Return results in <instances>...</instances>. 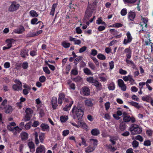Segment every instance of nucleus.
<instances>
[{
    "mask_svg": "<svg viewBox=\"0 0 153 153\" xmlns=\"http://www.w3.org/2000/svg\"><path fill=\"white\" fill-rule=\"evenodd\" d=\"M71 114L74 119L77 118L79 120L81 118L83 115L84 111L80 105H74L72 109Z\"/></svg>",
    "mask_w": 153,
    "mask_h": 153,
    "instance_id": "f257e3e1",
    "label": "nucleus"
},
{
    "mask_svg": "<svg viewBox=\"0 0 153 153\" xmlns=\"http://www.w3.org/2000/svg\"><path fill=\"white\" fill-rule=\"evenodd\" d=\"M68 101L69 102V104L67 105L63 108V109L65 111H69L73 103V101L71 98L68 99Z\"/></svg>",
    "mask_w": 153,
    "mask_h": 153,
    "instance_id": "9b49d317",
    "label": "nucleus"
},
{
    "mask_svg": "<svg viewBox=\"0 0 153 153\" xmlns=\"http://www.w3.org/2000/svg\"><path fill=\"white\" fill-rule=\"evenodd\" d=\"M124 53L126 54V58L130 59L131 54V51L130 47L125 49L124 51Z\"/></svg>",
    "mask_w": 153,
    "mask_h": 153,
    "instance_id": "4468645a",
    "label": "nucleus"
},
{
    "mask_svg": "<svg viewBox=\"0 0 153 153\" xmlns=\"http://www.w3.org/2000/svg\"><path fill=\"white\" fill-rule=\"evenodd\" d=\"M91 133L92 135L96 136L100 134V132L98 129L94 128L91 131Z\"/></svg>",
    "mask_w": 153,
    "mask_h": 153,
    "instance_id": "c85d7f7f",
    "label": "nucleus"
},
{
    "mask_svg": "<svg viewBox=\"0 0 153 153\" xmlns=\"http://www.w3.org/2000/svg\"><path fill=\"white\" fill-rule=\"evenodd\" d=\"M21 136L22 140H26L27 139L28 135L26 132H23L21 134Z\"/></svg>",
    "mask_w": 153,
    "mask_h": 153,
    "instance_id": "2f4dec72",
    "label": "nucleus"
},
{
    "mask_svg": "<svg viewBox=\"0 0 153 153\" xmlns=\"http://www.w3.org/2000/svg\"><path fill=\"white\" fill-rule=\"evenodd\" d=\"M126 35V37H125L123 42V44L125 45L131 43L133 39V37L130 32L127 31Z\"/></svg>",
    "mask_w": 153,
    "mask_h": 153,
    "instance_id": "20e7f679",
    "label": "nucleus"
},
{
    "mask_svg": "<svg viewBox=\"0 0 153 153\" xmlns=\"http://www.w3.org/2000/svg\"><path fill=\"white\" fill-rule=\"evenodd\" d=\"M84 73L87 75H93V74L91 72V70L88 68H85L83 69Z\"/></svg>",
    "mask_w": 153,
    "mask_h": 153,
    "instance_id": "72a5a7b5",
    "label": "nucleus"
},
{
    "mask_svg": "<svg viewBox=\"0 0 153 153\" xmlns=\"http://www.w3.org/2000/svg\"><path fill=\"white\" fill-rule=\"evenodd\" d=\"M40 127L41 128L42 131H49V126L47 124L45 123H42L40 125Z\"/></svg>",
    "mask_w": 153,
    "mask_h": 153,
    "instance_id": "412c9836",
    "label": "nucleus"
},
{
    "mask_svg": "<svg viewBox=\"0 0 153 153\" xmlns=\"http://www.w3.org/2000/svg\"><path fill=\"white\" fill-rule=\"evenodd\" d=\"M40 141L41 143H43L44 140L45 139V134L41 133L39 136Z\"/></svg>",
    "mask_w": 153,
    "mask_h": 153,
    "instance_id": "49530a36",
    "label": "nucleus"
},
{
    "mask_svg": "<svg viewBox=\"0 0 153 153\" xmlns=\"http://www.w3.org/2000/svg\"><path fill=\"white\" fill-rule=\"evenodd\" d=\"M45 62L49 68L52 71H54L55 70V67L52 65H50L48 63V62L47 61H45Z\"/></svg>",
    "mask_w": 153,
    "mask_h": 153,
    "instance_id": "e2e57ef3",
    "label": "nucleus"
},
{
    "mask_svg": "<svg viewBox=\"0 0 153 153\" xmlns=\"http://www.w3.org/2000/svg\"><path fill=\"white\" fill-rule=\"evenodd\" d=\"M19 5L16 2H12L11 5L9 8V10L10 12H13L18 10L19 7Z\"/></svg>",
    "mask_w": 153,
    "mask_h": 153,
    "instance_id": "423d86ee",
    "label": "nucleus"
},
{
    "mask_svg": "<svg viewBox=\"0 0 153 153\" xmlns=\"http://www.w3.org/2000/svg\"><path fill=\"white\" fill-rule=\"evenodd\" d=\"M36 102L37 105L36 107L39 108L41 105V102L39 98H38L36 100Z\"/></svg>",
    "mask_w": 153,
    "mask_h": 153,
    "instance_id": "69168bd1",
    "label": "nucleus"
},
{
    "mask_svg": "<svg viewBox=\"0 0 153 153\" xmlns=\"http://www.w3.org/2000/svg\"><path fill=\"white\" fill-rule=\"evenodd\" d=\"M108 88L110 90H114L115 88V85L114 82H110L108 85Z\"/></svg>",
    "mask_w": 153,
    "mask_h": 153,
    "instance_id": "473e14b6",
    "label": "nucleus"
},
{
    "mask_svg": "<svg viewBox=\"0 0 153 153\" xmlns=\"http://www.w3.org/2000/svg\"><path fill=\"white\" fill-rule=\"evenodd\" d=\"M22 130V128L17 126L14 127L13 132L14 134H16L17 132H19Z\"/></svg>",
    "mask_w": 153,
    "mask_h": 153,
    "instance_id": "ea45409f",
    "label": "nucleus"
},
{
    "mask_svg": "<svg viewBox=\"0 0 153 153\" xmlns=\"http://www.w3.org/2000/svg\"><path fill=\"white\" fill-rule=\"evenodd\" d=\"M62 45L65 48H69L71 45V44L66 41H64L62 43Z\"/></svg>",
    "mask_w": 153,
    "mask_h": 153,
    "instance_id": "79ce46f5",
    "label": "nucleus"
},
{
    "mask_svg": "<svg viewBox=\"0 0 153 153\" xmlns=\"http://www.w3.org/2000/svg\"><path fill=\"white\" fill-rule=\"evenodd\" d=\"M151 96L149 95L143 96L142 98V100L147 102H149L152 99Z\"/></svg>",
    "mask_w": 153,
    "mask_h": 153,
    "instance_id": "bb28decb",
    "label": "nucleus"
},
{
    "mask_svg": "<svg viewBox=\"0 0 153 153\" xmlns=\"http://www.w3.org/2000/svg\"><path fill=\"white\" fill-rule=\"evenodd\" d=\"M13 107L11 105H7L6 106L4 109V111L6 113L9 114L11 113L13 111Z\"/></svg>",
    "mask_w": 153,
    "mask_h": 153,
    "instance_id": "aec40b11",
    "label": "nucleus"
},
{
    "mask_svg": "<svg viewBox=\"0 0 153 153\" xmlns=\"http://www.w3.org/2000/svg\"><path fill=\"white\" fill-rule=\"evenodd\" d=\"M128 102L131 105L134 106L137 108H139L140 107V106L139 105L138 103L137 102L132 101Z\"/></svg>",
    "mask_w": 153,
    "mask_h": 153,
    "instance_id": "c03bdc74",
    "label": "nucleus"
},
{
    "mask_svg": "<svg viewBox=\"0 0 153 153\" xmlns=\"http://www.w3.org/2000/svg\"><path fill=\"white\" fill-rule=\"evenodd\" d=\"M20 55L23 58L25 57L26 56H28V51L25 50H23L22 51Z\"/></svg>",
    "mask_w": 153,
    "mask_h": 153,
    "instance_id": "e433bc0d",
    "label": "nucleus"
},
{
    "mask_svg": "<svg viewBox=\"0 0 153 153\" xmlns=\"http://www.w3.org/2000/svg\"><path fill=\"white\" fill-rule=\"evenodd\" d=\"M31 122H29L27 123L25 126V128L26 130H29L31 127Z\"/></svg>",
    "mask_w": 153,
    "mask_h": 153,
    "instance_id": "bf43d9fd",
    "label": "nucleus"
},
{
    "mask_svg": "<svg viewBox=\"0 0 153 153\" xmlns=\"http://www.w3.org/2000/svg\"><path fill=\"white\" fill-rule=\"evenodd\" d=\"M39 80L41 82H44L45 81L46 78L44 76H42L39 77Z\"/></svg>",
    "mask_w": 153,
    "mask_h": 153,
    "instance_id": "774afa93",
    "label": "nucleus"
},
{
    "mask_svg": "<svg viewBox=\"0 0 153 153\" xmlns=\"http://www.w3.org/2000/svg\"><path fill=\"white\" fill-rule=\"evenodd\" d=\"M81 92L84 95L88 96L89 94L90 91L88 88L85 87L82 88V91Z\"/></svg>",
    "mask_w": 153,
    "mask_h": 153,
    "instance_id": "6ab92c4d",
    "label": "nucleus"
},
{
    "mask_svg": "<svg viewBox=\"0 0 153 153\" xmlns=\"http://www.w3.org/2000/svg\"><path fill=\"white\" fill-rule=\"evenodd\" d=\"M67 84L68 85L69 88L70 89H72L74 90L75 89V84L73 83H72V81L70 80H68Z\"/></svg>",
    "mask_w": 153,
    "mask_h": 153,
    "instance_id": "b1692460",
    "label": "nucleus"
},
{
    "mask_svg": "<svg viewBox=\"0 0 153 153\" xmlns=\"http://www.w3.org/2000/svg\"><path fill=\"white\" fill-rule=\"evenodd\" d=\"M118 84L121 89L123 91H125L126 89V86L124 82L122 79H119L117 81Z\"/></svg>",
    "mask_w": 153,
    "mask_h": 153,
    "instance_id": "6e6552de",
    "label": "nucleus"
},
{
    "mask_svg": "<svg viewBox=\"0 0 153 153\" xmlns=\"http://www.w3.org/2000/svg\"><path fill=\"white\" fill-rule=\"evenodd\" d=\"M70 133L69 131L68 130H64L62 132V135L63 136L65 137L69 134Z\"/></svg>",
    "mask_w": 153,
    "mask_h": 153,
    "instance_id": "13d9d810",
    "label": "nucleus"
},
{
    "mask_svg": "<svg viewBox=\"0 0 153 153\" xmlns=\"http://www.w3.org/2000/svg\"><path fill=\"white\" fill-rule=\"evenodd\" d=\"M93 12L92 9L89 6H88L87 7V10L85 12L84 18L85 19H86H86H85V18H87V19H88V18L92 16Z\"/></svg>",
    "mask_w": 153,
    "mask_h": 153,
    "instance_id": "0eeeda50",
    "label": "nucleus"
},
{
    "mask_svg": "<svg viewBox=\"0 0 153 153\" xmlns=\"http://www.w3.org/2000/svg\"><path fill=\"white\" fill-rule=\"evenodd\" d=\"M125 4H133L135 3H136L137 5L140 4V0H123Z\"/></svg>",
    "mask_w": 153,
    "mask_h": 153,
    "instance_id": "9d476101",
    "label": "nucleus"
},
{
    "mask_svg": "<svg viewBox=\"0 0 153 153\" xmlns=\"http://www.w3.org/2000/svg\"><path fill=\"white\" fill-rule=\"evenodd\" d=\"M118 138L117 137L114 136L110 137V141L112 143L113 145H114L116 143L115 141L118 140Z\"/></svg>",
    "mask_w": 153,
    "mask_h": 153,
    "instance_id": "37998d69",
    "label": "nucleus"
},
{
    "mask_svg": "<svg viewBox=\"0 0 153 153\" xmlns=\"http://www.w3.org/2000/svg\"><path fill=\"white\" fill-rule=\"evenodd\" d=\"M46 148L43 145H40L37 148L35 153H45Z\"/></svg>",
    "mask_w": 153,
    "mask_h": 153,
    "instance_id": "1a4fd4ad",
    "label": "nucleus"
},
{
    "mask_svg": "<svg viewBox=\"0 0 153 153\" xmlns=\"http://www.w3.org/2000/svg\"><path fill=\"white\" fill-rule=\"evenodd\" d=\"M95 80V79H94V78L93 77H89L87 78L86 79V80L87 82L92 84Z\"/></svg>",
    "mask_w": 153,
    "mask_h": 153,
    "instance_id": "603ef678",
    "label": "nucleus"
},
{
    "mask_svg": "<svg viewBox=\"0 0 153 153\" xmlns=\"http://www.w3.org/2000/svg\"><path fill=\"white\" fill-rule=\"evenodd\" d=\"M132 145L134 148H136L139 145V143L136 140H134L132 143Z\"/></svg>",
    "mask_w": 153,
    "mask_h": 153,
    "instance_id": "0e129e2a",
    "label": "nucleus"
},
{
    "mask_svg": "<svg viewBox=\"0 0 153 153\" xmlns=\"http://www.w3.org/2000/svg\"><path fill=\"white\" fill-rule=\"evenodd\" d=\"M16 125V123L14 122L10 123L7 126V128L9 130L13 131L14 128V127H13L15 126Z\"/></svg>",
    "mask_w": 153,
    "mask_h": 153,
    "instance_id": "393cba45",
    "label": "nucleus"
},
{
    "mask_svg": "<svg viewBox=\"0 0 153 153\" xmlns=\"http://www.w3.org/2000/svg\"><path fill=\"white\" fill-rule=\"evenodd\" d=\"M15 82L16 84L13 86V89L15 91H21L22 89V85L21 82L18 80H15Z\"/></svg>",
    "mask_w": 153,
    "mask_h": 153,
    "instance_id": "39448f33",
    "label": "nucleus"
},
{
    "mask_svg": "<svg viewBox=\"0 0 153 153\" xmlns=\"http://www.w3.org/2000/svg\"><path fill=\"white\" fill-rule=\"evenodd\" d=\"M38 20L37 18H33L31 19V23L32 25L37 24L39 23L40 25L43 24V23L40 21H39L37 23H36Z\"/></svg>",
    "mask_w": 153,
    "mask_h": 153,
    "instance_id": "7c9ffc66",
    "label": "nucleus"
},
{
    "mask_svg": "<svg viewBox=\"0 0 153 153\" xmlns=\"http://www.w3.org/2000/svg\"><path fill=\"white\" fill-rule=\"evenodd\" d=\"M92 85L95 86L99 90H100L102 88L101 84L96 79L94 81Z\"/></svg>",
    "mask_w": 153,
    "mask_h": 153,
    "instance_id": "2eb2a0df",
    "label": "nucleus"
},
{
    "mask_svg": "<svg viewBox=\"0 0 153 153\" xmlns=\"http://www.w3.org/2000/svg\"><path fill=\"white\" fill-rule=\"evenodd\" d=\"M131 76V75H128L127 76H123V79L124 81L127 82L128 81H129Z\"/></svg>",
    "mask_w": 153,
    "mask_h": 153,
    "instance_id": "4d7b16f0",
    "label": "nucleus"
},
{
    "mask_svg": "<svg viewBox=\"0 0 153 153\" xmlns=\"http://www.w3.org/2000/svg\"><path fill=\"white\" fill-rule=\"evenodd\" d=\"M29 14L30 16L33 17H36L39 16L37 13L34 10H30L29 12Z\"/></svg>",
    "mask_w": 153,
    "mask_h": 153,
    "instance_id": "c756f323",
    "label": "nucleus"
},
{
    "mask_svg": "<svg viewBox=\"0 0 153 153\" xmlns=\"http://www.w3.org/2000/svg\"><path fill=\"white\" fill-rule=\"evenodd\" d=\"M89 67L92 70H94L95 69V66L91 62H89L88 63Z\"/></svg>",
    "mask_w": 153,
    "mask_h": 153,
    "instance_id": "de8ad7c7",
    "label": "nucleus"
},
{
    "mask_svg": "<svg viewBox=\"0 0 153 153\" xmlns=\"http://www.w3.org/2000/svg\"><path fill=\"white\" fill-rule=\"evenodd\" d=\"M129 19L131 21H133L135 16V13L132 11L130 12L128 14Z\"/></svg>",
    "mask_w": 153,
    "mask_h": 153,
    "instance_id": "a878e982",
    "label": "nucleus"
},
{
    "mask_svg": "<svg viewBox=\"0 0 153 153\" xmlns=\"http://www.w3.org/2000/svg\"><path fill=\"white\" fill-rule=\"evenodd\" d=\"M123 120L125 122H129L130 121V116L127 114L126 112H124L123 114Z\"/></svg>",
    "mask_w": 153,
    "mask_h": 153,
    "instance_id": "4be33fe9",
    "label": "nucleus"
},
{
    "mask_svg": "<svg viewBox=\"0 0 153 153\" xmlns=\"http://www.w3.org/2000/svg\"><path fill=\"white\" fill-rule=\"evenodd\" d=\"M7 102V100H4L1 104L0 105V110H1L4 109L6 107V106L7 105H6Z\"/></svg>",
    "mask_w": 153,
    "mask_h": 153,
    "instance_id": "cd10ccee",
    "label": "nucleus"
},
{
    "mask_svg": "<svg viewBox=\"0 0 153 153\" xmlns=\"http://www.w3.org/2000/svg\"><path fill=\"white\" fill-rule=\"evenodd\" d=\"M22 66L23 68L26 69L28 66V64L26 62H24L23 63Z\"/></svg>",
    "mask_w": 153,
    "mask_h": 153,
    "instance_id": "338daca9",
    "label": "nucleus"
},
{
    "mask_svg": "<svg viewBox=\"0 0 153 153\" xmlns=\"http://www.w3.org/2000/svg\"><path fill=\"white\" fill-rule=\"evenodd\" d=\"M85 103L86 105L89 107H91L93 105L92 101L89 99L85 100Z\"/></svg>",
    "mask_w": 153,
    "mask_h": 153,
    "instance_id": "c9c22d12",
    "label": "nucleus"
},
{
    "mask_svg": "<svg viewBox=\"0 0 153 153\" xmlns=\"http://www.w3.org/2000/svg\"><path fill=\"white\" fill-rule=\"evenodd\" d=\"M25 100L26 99L25 98L23 97H21L20 102L17 103L18 105L19 106L20 108H21L22 107V106L21 105V103L24 102Z\"/></svg>",
    "mask_w": 153,
    "mask_h": 153,
    "instance_id": "864d4df0",
    "label": "nucleus"
},
{
    "mask_svg": "<svg viewBox=\"0 0 153 153\" xmlns=\"http://www.w3.org/2000/svg\"><path fill=\"white\" fill-rule=\"evenodd\" d=\"M65 98V96L64 94L60 93L59 95V97L58 99V103L60 105L62 103V102L64 100Z\"/></svg>",
    "mask_w": 153,
    "mask_h": 153,
    "instance_id": "f3484780",
    "label": "nucleus"
},
{
    "mask_svg": "<svg viewBox=\"0 0 153 153\" xmlns=\"http://www.w3.org/2000/svg\"><path fill=\"white\" fill-rule=\"evenodd\" d=\"M68 117L67 116H62L60 117V120L62 122H64L68 119Z\"/></svg>",
    "mask_w": 153,
    "mask_h": 153,
    "instance_id": "680f3d73",
    "label": "nucleus"
},
{
    "mask_svg": "<svg viewBox=\"0 0 153 153\" xmlns=\"http://www.w3.org/2000/svg\"><path fill=\"white\" fill-rule=\"evenodd\" d=\"M33 135L35 136V142L36 145H37L39 143V142L38 138V134L37 132L35 131Z\"/></svg>",
    "mask_w": 153,
    "mask_h": 153,
    "instance_id": "4c0bfd02",
    "label": "nucleus"
},
{
    "mask_svg": "<svg viewBox=\"0 0 153 153\" xmlns=\"http://www.w3.org/2000/svg\"><path fill=\"white\" fill-rule=\"evenodd\" d=\"M78 128H81L84 129H87L88 126L86 124L82 121H79L78 123Z\"/></svg>",
    "mask_w": 153,
    "mask_h": 153,
    "instance_id": "a211bd4d",
    "label": "nucleus"
},
{
    "mask_svg": "<svg viewBox=\"0 0 153 153\" xmlns=\"http://www.w3.org/2000/svg\"><path fill=\"white\" fill-rule=\"evenodd\" d=\"M98 141L96 139H91L90 140V144L93 145V146H97V145Z\"/></svg>",
    "mask_w": 153,
    "mask_h": 153,
    "instance_id": "f704fd0d",
    "label": "nucleus"
},
{
    "mask_svg": "<svg viewBox=\"0 0 153 153\" xmlns=\"http://www.w3.org/2000/svg\"><path fill=\"white\" fill-rule=\"evenodd\" d=\"M126 124L123 122L121 123L119 126L120 130L122 131H124L126 128Z\"/></svg>",
    "mask_w": 153,
    "mask_h": 153,
    "instance_id": "a19ab883",
    "label": "nucleus"
},
{
    "mask_svg": "<svg viewBox=\"0 0 153 153\" xmlns=\"http://www.w3.org/2000/svg\"><path fill=\"white\" fill-rule=\"evenodd\" d=\"M127 13V10L126 8L123 9L120 12V14L123 16H124L126 15Z\"/></svg>",
    "mask_w": 153,
    "mask_h": 153,
    "instance_id": "8fccbe9b",
    "label": "nucleus"
},
{
    "mask_svg": "<svg viewBox=\"0 0 153 153\" xmlns=\"http://www.w3.org/2000/svg\"><path fill=\"white\" fill-rule=\"evenodd\" d=\"M97 57L100 59L104 60L105 59L106 57L105 55L101 53L99 54L97 56Z\"/></svg>",
    "mask_w": 153,
    "mask_h": 153,
    "instance_id": "09e8293b",
    "label": "nucleus"
},
{
    "mask_svg": "<svg viewBox=\"0 0 153 153\" xmlns=\"http://www.w3.org/2000/svg\"><path fill=\"white\" fill-rule=\"evenodd\" d=\"M102 116L105 119L107 120H110L111 118L110 114L108 113L104 114Z\"/></svg>",
    "mask_w": 153,
    "mask_h": 153,
    "instance_id": "3c124183",
    "label": "nucleus"
},
{
    "mask_svg": "<svg viewBox=\"0 0 153 153\" xmlns=\"http://www.w3.org/2000/svg\"><path fill=\"white\" fill-rule=\"evenodd\" d=\"M31 117V115L26 114L22 119V120L25 122L28 121L30 120Z\"/></svg>",
    "mask_w": 153,
    "mask_h": 153,
    "instance_id": "a18cd8bd",
    "label": "nucleus"
},
{
    "mask_svg": "<svg viewBox=\"0 0 153 153\" xmlns=\"http://www.w3.org/2000/svg\"><path fill=\"white\" fill-rule=\"evenodd\" d=\"M14 40L13 39H7L6 40V43L7 44V45L10 48L11 47L12 44L14 42Z\"/></svg>",
    "mask_w": 153,
    "mask_h": 153,
    "instance_id": "5701e85b",
    "label": "nucleus"
},
{
    "mask_svg": "<svg viewBox=\"0 0 153 153\" xmlns=\"http://www.w3.org/2000/svg\"><path fill=\"white\" fill-rule=\"evenodd\" d=\"M129 130L132 134L134 135L140 134L142 132V128L138 125L133 124L129 128Z\"/></svg>",
    "mask_w": 153,
    "mask_h": 153,
    "instance_id": "7ed1b4c3",
    "label": "nucleus"
},
{
    "mask_svg": "<svg viewBox=\"0 0 153 153\" xmlns=\"http://www.w3.org/2000/svg\"><path fill=\"white\" fill-rule=\"evenodd\" d=\"M28 146L29 148L30 152H33L35 151L34 144L32 141H29L28 143Z\"/></svg>",
    "mask_w": 153,
    "mask_h": 153,
    "instance_id": "dca6fc26",
    "label": "nucleus"
},
{
    "mask_svg": "<svg viewBox=\"0 0 153 153\" xmlns=\"http://www.w3.org/2000/svg\"><path fill=\"white\" fill-rule=\"evenodd\" d=\"M26 114L30 115L33 112V111L30 108H27L25 111Z\"/></svg>",
    "mask_w": 153,
    "mask_h": 153,
    "instance_id": "5fc2aeb1",
    "label": "nucleus"
},
{
    "mask_svg": "<svg viewBox=\"0 0 153 153\" xmlns=\"http://www.w3.org/2000/svg\"><path fill=\"white\" fill-rule=\"evenodd\" d=\"M25 29L23 26H20L19 27L14 30L12 33L21 34L24 32Z\"/></svg>",
    "mask_w": 153,
    "mask_h": 153,
    "instance_id": "f8f14e48",
    "label": "nucleus"
},
{
    "mask_svg": "<svg viewBox=\"0 0 153 153\" xmlns=\"http://www.w3.org/2000/svg\"><path fill=\"white\" fill-rule=\"evenodd\" d=\"M52 105L53 109H56L57 106V98L56 97H53L51 100Z\"/></svg>",
    "mask_w": 153,
    "mask_h": 153,
    "instance_id": "ddd939ff",
    "label": "nucleus"
},
{
    "mask_svg": "<svg viewBox=\"0 0 153 153\" xmlns=\"http://www.w3.org/2000/svg\"><path fill=\"white\" fill-rule=\"evenodd\" d=\"M141 21L140 24L138 25L137 27V30L140 32L144 31V28L146 27L148 19L147 18L141 16Z\"/></svg>",
    "mask_w": 153,
    "mask_h": 153,
    "instance_id": "f03ea898",
    "label": "nucleus"
},
{
    "mask_svg": "<svg viewBox=\"0 0 153 153\" xmlns=\"http://www.w3.org/2000/svg\"><path fill=\"white\" fill-rule=\"evenodd\" d=\"M95 148V147L93 146L91 147V146H89L86 149L85 151L86 152L89 153L94 151Z\"/></svg>",
    "mask_w": 153,
    "mask_h": 153,
    "instance_id": "58836bf2",
    "label": "nucleus"
},
{
    "mask_svg": "<svg viewBox=\"0 0 153 153\" xmlns=\"http://www.w3.org/2000/svg\"><path fill=\"white\" fill-rule=\"evenodd\" d=\"M99 79H100V81L101 82H105L107 81V79H108L107 77L106 76H100V77H99Z\"/></svg>",
    "mask_w": 153,
    "mask_h": 153,
    "instance_id": "6e6d98bb",
    "label": "nucleus"
},
{
    "mask_svg": "<svg viewBox=\"0 0 153 153\" xmlns=\"http://www.w3.org/2000/svg\"><path fill=\"white\" fill-rule=\"evenodd\" d=\"M135 139L137 140L140 142H142L143 139V137L140 135H138L136 136L135 137Z\"/></svg>",
    "mask_w": 153,
    "mask_h": 153,
    "instance_id": "052dcab7",
    "label": "nucleus"
}]
</instances>
